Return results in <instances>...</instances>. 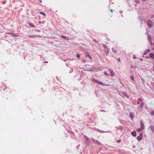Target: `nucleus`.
<instances>
[{
	"mask_svg": "<svg viewBox=\"0 0 154 154\" xmlns=\"http://www.w3.org/2000/svg\"><path fill=\"white\" fill-rule=\"evenodd\" d=\"M153 50H154V48H153Z\"/></svg>",
	"mask_w": 154,
	"mask_h": 154,
	"instance_id": "42",
	"label": "nucleus"
},
{
	"mask_svg": "<svg viewBox=\"0 0 154 154\" xmlns=\"http://www.w3.org/2000/svg\"><path fill=\"white\" fill-rule=\"evenodd\" d=\"M121 128L122 130H123V128L122 127H121Z\"/></svg>",
	"mask_w": 154,
	"mask_h": 154,
	"instance_id": "40",
	"label": "nucleus"
},
{
	"mask_svg": "<svg viewBox=\"0 0 154 154\" xmlns=\"http://www.w3.org/2000/svg\"><path fill=\"white\" fill-rule=\"evenodd\" d=\"M130 78H131V79H132V80H134V77L133 76H131Z\"/></svg>",
	"mask_w": 154,
	"mask_h": 154,
	"instance_id": "29",
	"label": "nucleus"
},
{
	"mask_svg": "<svg viewBox=\"0 0 154 154\" xmlns=\"http://www.w3.org/2000/svg\"><path fill=\"white\" fill-rule=\"evenodd\" d=\"M118 61L119 62H120V58H119V57L118 58Z\"/></svg>",
	"mask_w": 154,
	"mask_h": 154,
	"instance_id": "33",
	"label": "nucleus"
},
{
	"mask_svg": "<svg viewBox=\"0 0 154 154\" xmlns=\"http://www.w3.org/2000/svg\"><path fill=\"white\" fill-rule=\"evenodd\" d=\"M29 25L32 27H34V26L31 23H29Z\"/></svg>",
	"mask_w": 154,
	"mask_h": 154,
	"instance_id": "19",
	"label": "nucleus"
},
{
	"mask_svg": "<svg viewBox=\"0 0 154 154\" xmlns=\"http://www.w3.org/2000/svg\"><path fill=\"white\" fill-rule=\"evenodd\" d=\"M139 101H142V100L140 98H139L138 99V101H137V103L138 104H140V102Z\"/></svg>",
	"mask_w": 154,
	"mask_h": 154,
	"instance_id": "24",
	"label": "nucleus"
},
{
	"mask_svg": "<svg viewBox=\"0 0 154 154\" xmlns=\"http://www.w3.org/2000/svg\"><path fill=\"white\" fill-rule=\"evenodd\" d=\"M103 73L104 75H106L108 76L109 75V74L108 73H107V72L106 71L104 72Z\"/></svg>",
	"mask_w": 154,
	"mask_h": 154,
	"instance_id": "23",
	"label": "nucleus"
},
{
	"mask_svg": "<svg viewBox=\"0 0 154 154\" xmlns=\"http://www.w3.org/2000/svg\"><path fill=\"white\" fill-rule=\"evenodd\" d=\"M133 58L134 59H135L136 58V57L135 55H134L133 57Z\"/></svg>",
	"mask_w": 154,
	"mask_h": 154,
	"instance_id": "32",
	"label": "nucleus"
},
{
	"mask_svg": "<svg viewBox=\"0 0 154 154\" xmlns=\"http://www.w3.org/2000/svg\"><path fill=\"white\" fill-rule=\"evenodd\" d=\"M142 0V1H143V2H145V1L146 0Z\"/></svg>",
	"mask_w": 154,
	"mask_h": 154,
	"instance_id": "37",
	"label": "nucleus"
},
{
	"mask_svg": "<svg viewBox=\"0 0 154 154\" xmlns=\"http://www.w3.org/2000/svg\"><path fill=\"white\" fill-rule=\"evenodd\" d=\"M40 14L44 16H46V14L45 13H44L42 11L40 12Z\"/></svg>",
	"mask_w": 154,
	"mask_h": 154,
	"instance_id": "17",
	"label": "nucleus"
},
{
	"mask_svg": "<svg viewBox=\"0 0 154 154\" xmlns=\"http://www.w3.org/2000/svg\"><path fill=\"white\" fill-rule=\"evenodd\" d=\"M150 128L152 131H154V127L153 126L151 125L150 127Z\"/></svg>",
	"mask_w": 154,
	"mask_h": 154,
	"instance_id": "20",
	"label": "nucleus"
},
{
	"mask_svg": "<svg viewBox=\"0 0 154 154\" xmlns=\"http://www.w3.org/2000/svg\"><path fill=\"white\" fill-rule=\"evenodd\" d=\"M141 127L142 128L144 129V126L142 121H141L140 122Z\"/></svg>",
	"mask_w": 154,
	"mask_h": 154,
	"instance_id": "9",
	"label": "nucleus"
},
{
	"mask_svg": "<svg viewBox=\"0 0 154 154\" xmlns=\"http://www.w3.org/2000/svg\"><path fill=\"white\" fill-rule=\"evenodd\" d=\"M130 117L131 118V119H133V114L132 113H130Z\"/></svg>",
	"mask_w": 154,
	"mask_h": 154,
	"instance_id": "21",
	"label": "nucleus"
},
{
	"mask_svg": "<svg viewBox=\"0 0 154 154\" xmlns=\"http://www.w3.org/2000/svg\"><path fill=\"white\" fill-rule=\"evenodd\" d=\"M109 70L110 72V74L111 77H113L114 75V73L113 71L110 69H109Z\"/></svg>",
	"mask_w": 154,
	"mask_h": 154,
	"instance_id": "7",
	"label": "nucleus"
},
{
	"mask_svg": "<svg viewBox=\"0 0 154 154\" xmlns=\"http://www.w3.org/2000/svg\"><path fill=\"white\" fill-rule=\"evenodd\" d=\"M48 62V61H47V62L45 61V62H44V63H47Z\"/></svg>",
	"mask_w": 154,
	"mask_h": 154,
	"instance_id": "38",
	"label": "nucleus"
},
{
	"mask_svg": "<svg viewBox=\"0 0 154 154\" xmlns=\"http://www.w3.org/2000/svg\"><path fill=\"white\" fill-rule=\"evenodd\" d=\"M143 137V134L142 133H140V135L139 136H138L137 139V140L139 141L141 140L142 138Z\"/></svg>",
	"mask_w": 154,
	"mask_h": 154,
	"instance_id": "2",
	"label": "nucleus"
},
{
	"mask_svg": "<svg viewBox=\"0 0 154 154\" xmlns=\"http://www.w3.org/2000/svg\"><path fill=\"white\" fill-rule=\"evenodd\" d=\"M143 129V128H140L137 129V131L138 132H139L142 131Z\"/></svg>",
	"mask_w": 154,
	"mask_h": 154,
	"instance_id": "16",
	"label": "nucleus"
},
{
	"mask_svg": "<svg viewBox=\"0 0 154 154\" xmlns=\"http://www.w3.org/2000/svg\"><path fill=\"white\" fill-rule=\"evenodd\" d=\"M149 57L152 59L154 58V54L150 53L149 54Z\"/></svg>",
	"mask_w": 154,
	"mask_h": 154,
	"instance_id": "11",
	"label": "nucleus"
},
{
	"mask_svg": "<svg viewBox=\"0 0 154 154\" xmlns=\"http://www.w3.org/2000/svg\"><path fill=\"white\" fill-rule=\"evenodd\" d=\"M147 24L148 25L150 26V27H151L153 26L152 22L150 20H149L147 21Z\"/></svg>",
	"mask_w": 154,
	"mask_h": 154,
	"instance_id": "4",
	"label": "nucleus"
},
{
	"mask_svg": "<svg viewBox=\"0 0 154 154\" xmlns=\"http://www.w3.org/2000/svg\"><path fill=\"white\" fill-rule=\"evenodd\" d=\"M3 3H5V2H3Z\"/></svg>",
	"mask_w": 154,
	"mask_h": 154,
	"instance_id": "41",
	"label": "nucleus"
},
{
	"mask_svg": "<svg viewBox=\"0 0 154 154\" xmlns=\"http://www.w3.org/2000/svg\"><path fill=\"white\" fill-rule=\"evenodd\" d=\"M86 57H88L91 60L92 59V57L89 54L86 53Z\"/></svg>",
	"mask_w": 154,
	"mask_h": 154,
	"instance_id": "6",
	"label": "nucleus"
},
{
	"mask_svg": "<svg viewBox=\"0 0 154 154\" xmlns=\"http://www.w3.org/2000/svg\"><path fill=\"white\" fill-rule=\"evenodd\" d=\"M61 36L62 38H64L65 39H66V40H69V39L68 38H67V37H66L65 36H64L61 35Z\"/></svg>",
	"mask_w": 154,
	"mask_h": 154,
	"instance_id": "13",
	"label": "nucleus"
},
{
	"mask_svg": "<svg viewBox=\"0 0 154 154\" xmlns=\"http://www.w3.org/2000/svg\"><path fill=\"white\" fill-rule=\"evenodd\" d=\"M28 37L30 38H33V35H28Z\"/></svg>",
	"mask_w": 154,
	"mask_h": 154,
	"instance_id": "27",
	"label": "nucleus"
},
{
	"mask_svg": "<svg viewBox=\"0 0 154 154\" xmlns=\"http://www.w3.org/2000/svg\"><path fill=\"white\" fill-rule=\"evenodd\" d=\"M39 23H41V21H39Z\"/></svg>",
	"mask_w": 154,
	"mask_h": 154,
	"instance_id": "36",
	"label": "nucleus"
},
{
	"mask_svg": "<svg viewBox=\"0 0 154 154\" xmlns=\"http://www.w3.org/2000/svg\"><path fill=\"white\" fill-rule=\"evenodd\" d=\"M110 11H111L112 13H113V11H112V9H110Z\"/></svg>",
	"mask_w": 154,
	"mask_h": 154,
	"instance_id": "35",
	"label": "nucleus"
},
{
	"mask_svg": "<svg viewBox=\"0 0 154 154\" xmlns=\"http://www.w3.org/2000/svg\"><path fill=\"white\" fill-rule=\"evenodd\" d=\"M151 114L154 116V112H152L151 113Z\"/></svg>",
	"mask_w": 154,
	"mask_h": 154,
	"instance_id": "31",
	"label": "nucleus"
},
{
	"mask_svg": "<svg viewBox=\"0 0 154 154\" xmlns=\"http://www.w3.org/2000/svg\"><path fill=\"white\" fill-rule=\"evenodd\" d=\"M91 80L92 81H93L94 82H95V81H97V80H95L94 79H94H92H92H91Z\"/></svg>",
	"mask_w": 154,
	"mask_h": 154,
	"instance_id": "25",
	"label": "nucleus"
},
{
	"mask_svg": "<svg viewBox=\"0 0 154 154\" xmlns=\"http://www.w3.org/2000/svg\"><path fill=\"white\" fill-rule=\"evenodd\" d=\"M119 154H125L124 153H120Z\"/></svg>",
	"mask_w": 154,
	"mask_h": 154,
	"instance_id": "39",
	"label": "nucleus"
},
{
	"mask_svg": "<svg viewBox=\"0 0 154 154\" xmlns=\"http://www.w3.org/2000/svg\"><path fill=\"white\" fill-rule=\"evenodd\" d=\"M92 140H93V142L95 143H96V144H99L100 143V142L97 140H94V139H92Z\"/></svg>",
	"mask_w": 154,
	"mask_h": 154,
	"instance_id": "10",
	"label": "nucleus"
},
{
	"mask_svg": "<svg viewBox=\"0 0 154 154\" xmlns=\"http://www.w3.org/2000/svg\"><path fill=\"white\" fill-rule=\"evenodd\" d=\"M84 137L85 139H86V140L87 141H90V139L86 136H84Z\"/></svg>",
	"mask_w": 154,
	"mask_h": 154,
	"instance_id": "14",
	"label": "nucleus"
},
{
	"mask_svg": "<svg viewBox=\"0 0 154 154\" xmlns=\"http://www.w3.org/2000/svg\"><path fill=\"white\" fill-rule=\"evenodd\" d=\"M135 2L137 3H138L140 2V0H135Z\"/></svg>",
	"mask_w": 154,
	"mask_h": 154,
	"instance_id": "26",
	"label": "nucleus"
},
{
	"mask_svg": "<svg viewBox=\"0 0 154 154\" xmlns=\"http://www.w3.org/2000/svg\"><path fill=\"white\" fill-rule=\"evenodd\" d=\"M37 37H40V36L39 35H33V38H37Z\"/></svg>",
	"mask_w": 154,
	"mask_h": 154,
	"instance_id": "22",
	"label": "nucleus"
},
{
	"mask_svg": "<svg viewBox=\"0 0 154 154\" xmlns=\"http://www.w3.org/2000/svg\"><path fill=\"white\" fill-rule=\"evenodd\" d=\"M95 82L97 83L98 84H100L101 85H103V83L101 81H100L98 80H97V81H95Z\"/></svg>",
	"mask_w": 154,
	"mask_h": 154,
	"instance_id": "5",
	"label": "nucleus"
},
{
	"mask_svg": "<svg viewBox=\"0 0 154 154\" xmlns=\"http://www.w3.org/2000/svg\"><path fill=\"white\" fill-rule=\"evenodd\" d=\"M8 34L13 37H17L18 36V35L14 33L9 32Z\"/></svg>",
	"mask_w": 154,
	"mask_h": 154,
	"instance_id": "3",
	"label": "nucleus"
},
{
	"mask_svg": "<svg viewBox=\"0 0 154 154\" xmlns=\"http://www.w3.org/2000/svg\"><path fill=\"white\" fill-rule=\"evenodd\" d=\"M121 141L120 140H117V142L118 143H120V142Z\"/></svg>",
	"mask_w": 154,
	"mask_h": 154,
	"instance_id": "34",
	"label": "nucleus"
},
{
	"mask_svg": "<svg viewBox=\"0 0 154 154\" xmlns=\"http://www.w3.org/2000/svg\"><path fill=\"white\" fill-rule=\"evenodd\" d=\"M76 56L78 58H79L80 57V55L79 54H77V55H76Z\"/></svg>",
	"mask_w": 154,
	"mask_h": 154,
	"instance_id": "30",
	"label": "nucleus"
},
{
	"mask_svg": "<svg viewBox=\"0 0 154 154\" xmlns=\"http://www.w3.org/2000/svg\"><path fill=\"white\" fill-rule=\"evenodd\" d=\"M123 94L126 97H128V95H127V93H126L125 92H123Z\"/></svg>",
	"mask_w": 154,
	"mask_h": 154,
	"instance_id": "15",
	"label": "nucleus"
},
{
	"mask_svg": "<svg viewBox=\"0 0 154 154\" xmlns=\"http://www.w3.org/2000/svg\"><path fill=\"white\" fill-rule=\"evenodd\" d=\"M112 51L114 53H116L117 52V50L115 48H112Z\"/></svg>",
	"mask_w": 154,
	"mask_h": 154,
	"instance_id": "18",
	"label": "nucleus"
},
{
	"mask_svg": "<svg viewBox=\"0 0 154 154\" xmlns=\"http://www.w3.org/2000/svg\"><path fill=\"white\" fill-rule=\"evenodd\" d=\"M131 134L134 137L136 136V132L135 131H133L131 132Z\"/></svg>",
	"mask_w": 154,
	"mask_h": 154,
	"instance_id": "8",
	"label": "nucleus"
},
{
	"mask_svg": "<svg viewBox=\"0 0 154 154\" xmlns=\"http://www.w3.org/2000/svg\"><path fill=\"white\" fill-rule=\"evenodd\" d=\"M149 51H150V50L149 49H147L145 51L144 54H147V53L148 52H149Z\"/></svg>",
	"mask_w": 154,
	"mask_h": 154,
	"instance_id": "12",
	"label": "nucleus"
},
{
	"mask_svg": "<svg viewBox=\"0 0 154 154\" xmlns=\"http://www.w3.org/2000/svg\"><path fill=\"white\" fill-rule=\"evenodd\" d=\"M143 105H144V103H141V104H140V106L142 107H143Z\"/></svg>",
	"mask_w": 154,
	"mask_h": 154,
	"instance_id": "28",
	"label": "nucleus"
},
{
	"mask_svg": "<svg viewBox=\"0 0 154 154\" xmlns=\"http://www.w3.org/2000/svg\"><path fill=\"white\" fill-rule=\"evenodd\" d=\"M103 47L105 49V52L106 53V54H108L109 53L108 49L107 47L105 45H103Z\"/></svg>",
	"mask_w": 154,
	"mask_h": 154,
	"instance_id": "1",
	"label": "nucleus"
}]
</instances>
